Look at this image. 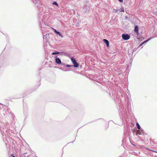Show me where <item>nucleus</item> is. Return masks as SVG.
<instances>
[{
  "mask_svg": "<svg viewBox=\"0 0 157 157\" xmlns=\"http://www.w3.org/2000/svg\"><path fill=\"white\" fill-rule=\"evenodd\" d=\"M116 10L115 11L116 12H117V10Z\"/></svg>",
  "mask_w": 157,
  "mask_h": 157,
  "instance_id": "obj_16",
  "label": "nucleus"
},
{
  "mask_svg": "<svg viewBox=\"0 0 157 157\" xmlns=\"http://www.w3.org/2000/svg\"><path fill=\"white\" fill-rule=\"evenodd\" d=\"M103 41L106 43L107 47H108L109 46V41L105 39H103Z\"/></svg>",
  "mask_w": 157,
  "mask_h": 157,
  "instance_id": "obj_6",
  "label": "nucleus"
},
{
  "mask_svg": "<svg viewBox=\"0 0 157 157\" xmlns=\"http://www.w3.org/2000/svg\"><path fill=\"white\" fill-rule=\"evenodd\" d=\"M132 125H133V126H132V127H134V124H132Z\"/></svg>",
  "mask_w": 157,
  "mask_h": 157,
  "instance_id": "obj_17",
  "label": "nucleus"
},
{
  "mask_svg": "<svg viewBox=\"0 0 157 157\" xmlns=\"http://www.w3.org/2000/svg\"><path fill=\"white\" fill-rule=\"evenodd\" d=\"M134 32L136 33L137 35H138L139 33V28L138 26H135L134 29Z\"/></svg>",
  "mask_w": 157,
  "mask_h": 157,
  "instance_id": "obj_3",
  "label": "nucleus"
},
{
  "mask_svg": "<svg viewBox=\"0 0 157 157\" xmlns=\"http://www.w3.org/2000/svg\"><path fill=\"white\" fill-rule=\"evenodd\" d=\"M71 59L72 62H73V64L74 63H75L76 62L75 59L74 58H71Z\"/></svg>",
  "mask_w": 157,
  "mask_h": 157,
  "instance_id": "obj_9",
  "label": "nucleus"
},
{
  "mask_svg": "<svg viewBox=\"0 0 157 157\" xmlns=\"http://www.w3.org/2000/svg\"><path fill=\"white\" fill-rule=\"evenodd\" d=\"M122 36L123 39L124 40H127L130 38V36L128 34H122Z\"/></svg>",
  "mask_w": 157,
  "mask_h": 157,
  "instance_id": "obj_2",
  "label": "nucleus"
},
{
  "mask_svg": "<svg viewBox=\"0 0 157 157\" xmlns=\"http://www.w3.org/2000/svg\"><path fill=\"white\" fill-rule=\"evenodd\" d=\"M120 11L121 12H124V10L123 9H121V10H120Z\"/></svg>",
  "mask_w": 157,
  "mask_h": 157,
  "instance_id": "obj_13",
  "label": "nucleus"
},
{
  "mask_svg": "<svg viewBox=\"0 0 157 157\" xmlns=\"http://www.w3.org/2000/svg\"><path fill=\"white\" fill-rule=\"evenodd\" d=\"M133 131L134 133H135L136 135H141L143 133V131L141 129V128H135L133 129Z\"/></svg>",
  "mask_w": 157,
  "mask_h": 157,
  "instance_id": "obj_1",
  "label": "nucleus"
},
{
  "mask_svg": "<svg viewBox=\"0 0 157 157\" xmlns=\"http://www.w3.org/2000/svg\"><path fill=\"white\" fill-rule=\"evenodd\" d=\"M66 67H70V66L69 65H66Z\"/></svg>",
  "mask_w": 157,
  "mask_h": 157,
  "instance_id": "obj_15",
  "label": "nucleus"
},
{
  "mask_svg": "<svg viewBox=\"0 0 157 157\" xmlns=\"http://www.w3.org/2000/svg\"><path fill=\"white\" fill-rule=\"evenodd\" d=\"M150 40V38L147 39V40H145V41H144V42H143V43H142L141 44H140V45L139 46L140 47H141V46H142L144 44V43L147 42V41H148L149 40Z\"/></svg>",
  "mask_w": 157,
  "mask_h": 157,
  "instance_id": "obj_7",
  "label": "nucleus"
},
{
  "mask_svg": "<svg viewBox=\"0 0 157 157\" xmlns=\"http://www.w3.org/2000/svg\"><path fill=\"white\" fill-rule=\"evenodd\" d=\"M59 53V52H53L52 54V55H56V54H57Z\"/></svg>",
  "mask_w": 157,
  "mask_h": 157,
  "instance_id": "obj_11",
  "label": "nucleus"
},
{
  "mask_svg": "<svg viewBox=\"0 0 157 157\" xmlns=\"http://www.w3.org/2000/svg\"><path fill=\"white\" fill-rule=\"evenodd\" d=\"M53 29L54 32L55 33H56V34H58L60 36L62 37H63V36L61 34V33L57 31V30L56 29Z\"/></svg>",
  "mask_w": 157,
  "mask_h": 157,
  "instance_id": "obj_4",
  "label": "nucleus"
},
{
  "mask_svg": "<svg viewBox=\"0 0 157 157\" xmlns=\"http://www.w3.org/2000/svg\"><path fill=\"white\" fill-rule=\"evenodd\" d=\"M53 5H55L56 6H57L58 7V4L56 2H54L52 3Z\"/></svg>",
  "mask_w": 157,
  "mask_h": 157,
  "instance_id": "obj_10",
  "label": "nucleus"
},
{
  "mask_svg": "<svg viewBox=\"0 0 157 157\" xmlns=\"http://www.w3.org/2000/svg\"><path fill=\"white\" fill-rule=\"evenodd\" d=\"M119 1L120 2H122L123 1V0H119Z\"/></svg>",
  "mask_w": 157,
  "mask_h": 157,
  "instance_id": "obj_14",
  "label": "nucleus"
},
{
  "mask_svg": "<svg viewBox=\"0 0 157 157\" xmlns=\"http://www.w3.org/2000/svg\"><path fill=\"white\" fill-rule=\"evenodd\" d=\"M136 125L137 127V128H140V126L138 123H136Z\"/></svg>",
  "mask_w": 157,
  "mask_h": 157,
  "instance_id": "obj_12",
  "label": "nucleus"
},
{
  "mask_svg": "<svg viewBox=\"0 0 157 157\" xmlns=\"http://www.w3.org/2000/svg\"><path fill=\"white\" fill-rule=\"evenodd\" d=\"M12 157H15L14 156H12Z\"/></svg>",
  "mask_w": 157,
  "mask_h": 157,
  "instance_id": "obj_18",
  "label": "nucleus"
},
{
  "mask_svg": "<svg viewBox=\"0 0 157 157\" xmlns=\"http://www.w3.org/2000/svg\"><path fill=\"white\" fill-rule=\"evenodd\" d=\"M56 62L58 64H60L61 62L60 59L58 58H57L56 59Z\"/></svg>",
  "mask_w": 157,
  "mask_h": 157,
  "instance_id": "obj_5",
  "label": "nucleus"
},
{
  "mask_svg": "<svg viewBox=\"0 0 157 157\" xmlns=\"http://www.w3.org/2000/svg\"><path fill=\"white\" fill-rule=\"evenodd\" d=\"M73 64L74 65V66L75 67H78L79 66L78 64L76 62L75 63H74Z\"/></svg>",
  "mask_w": 157,
  "mask_h": 157,
  "instance_id": "obj_8",
  "label": "nucleus"
}]
</instances>
